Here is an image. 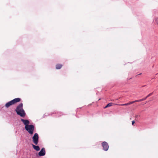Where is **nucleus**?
<instances>
[{
	"instance_id": "f257e3e1",
	"label": "nucleus",
	"mask_w": 158,
	"mask_h": 158,
	"mask_svg": "<svg viewBox=\"0 0 158 158\" xmlns=\"http://www.w3.org/2000/svg\"><path fill=\"white\" fill-rule=\"evenodd\" d=\"M17 114L21 117H24L26 115V113L23 108V104L21 103L16 107L15 110Z\"/></svg>"
},
{
	"instance_id": "f03ea898",
	"label": "nucleus",
	"mask_w": 158,
	"mask_h": 158,
	"mask_svg": "<svg viewBox=\"0 0 158 158\" xmlns=\"http://www.w3.org/2000/svg\"><path fill=\"white\" fill-rule=\"evenodd\" d=\"M25 129L31 135L33 134L35 127L33 125H30L25 127Z\"/></svg>"
},
{
	"instance_id": "7ed1b4c3",
	"label": "nucleus",
	"mask_w": 158,
	"mask_h": 158,
	"mask_svg": "<svg viewBox=\"0 0 158 158\" xmlns=\"http://www.w3.org/2000/svg\"><path fill=\"white\" fill-rule=\"evenodd\" d=\"M39 135L37 133H35L34 134L32 138L33 143L36 145H37L39 141Z\"/></svg>"
},
{
	"instance_id": "20e7f679",
	"label": "nucleus",
	"mask_w": 158,
	"mask_h": 158,
	"mask_svg": "<svg viewBox=\"0 0 158 158\" xmlns=\"http://www.w3.org/2000/svg\"><path fill=\"white\" fill-rule=\"evenodd\" d=\"M102 144L103 148V149L105 151H107L109 147L107 143L106 142H104L102 143Z\"/></svg>"
},
{
	"instance_id": "39448f33",
	"label": "nucleus",
	"mask_w": 158,
	"mask_h": 158,
	"mask_svg": "<svg viewBox=\"0 0 158 158\" xmlns=\"http://www.w3.org/2000/svg\"><path fill=\"white\" fill-rule=\"evenodd\" d=\"M46 153L45 150L44 148H43L39 152L38 155L40 156H44Z\"/></svg>"
},
{
	"instance_id": "423d86ee",
	"label": "nucleus",
	"mask_w": 158,
	"mask_h": 158,
	"mask_svg": "<svg viewBox=\"0 0 158 158\" xmlns=\"http://www.w3.org/2000/svg\"><path fill=\"white\" fill-rule=\"evenodd\" d=\"M21 120L23 122L24 124L25 125V127L29 125L30 122L28 120L24 119L22 118L21 119Z\"/></svg>"
},
{
	"instance_id": "0eeeda50",
	"label": "nucleus",
	"mask_w": 158,
	"mask_h": 158,
	"mask_svg": "<svg viewBox=\"0 0 158 158\" xmlns=\"http://www.w3.org/2000/svg\"><path fill=\"white\" fill-rule=\"evenodd\" d=\"M21 100V99L20 98H15L12 100V102H13V104L16 103L17 102H19Z\"/></svg>"
},
{
	"instance_id": "6e6552de",
	"label": "nucleus",
	"mask_w": 158,
	"mask_h": 158,
	"mask_svg": "<svg viewBox=\"0 0 158 158\" xmlns=\"http://www.w3.org/2000/svg\"><path fill=\"white\" fill-rule=\"evenodd\" d=\"M14 105L12 100L6 103L5 105V106L6 108H8L10 106Z\"/></svg>"
},
{
	"instance_id": "1a4fd4ad",
	"label": "nucleus",
	"mask_w": 158,
	"mask_h": 158,
	"mask_svg": "<svg viewBox=\"0 0 158 158\" xmlns=\"http://www.w3.org/2000/svg\"><path fill=\"white\" fill-rule=\"evenodd\" d=\"M32 145L33 148L36 151H38L40 150V148L39 146H36L33 144H32Z\"/></svg>"
},
{
	"instance_id": "9d476101",
	"label": "nucleus",
	"mask_w": 158,
	"mask_h": 158,
	"mask_svg": "<svg viewBox=\"0 0 158 158\" xmlns=\"http://www.w3.org/2000/svg\"><path fill=\"white\" fill-rule=\"evenodd\" d=\"M62 66V65L60 64H57L56 65V69H60Z\"/></svg>"
},
{
	"instance_id": "9b49d317",
	"label": "nucleus",
	"mask_w": 158,
	"mask_h": 158,
	"mask_svg": "<svg viewBox=\"0 0 158 158\" xmlns=\"http://www.w3.org/2000/svg\"><path fill=\"white\" fill-rule=\"evenodd\" d=\"M130 104H131V102H129V103H127L124 104H116V105H119V106H128V105H129Z\"/></svg>"
},
{
	"instance_id": "f8f14e48",
	"label": "nucleus",
	"mask_w": 158,
	"mask_h": 158,
	"mask_svg": "<svg viewBox=\"0 0 158 158\" xmlns=\"http://www.w3.org/2000/svg\"><path fill=\"white\" fill-rule=\"evenodd\" d=\"M140 100V99L136 100L134 101L131 102V104H132L135 102H141Z\"/></svg>"
},
{
	"instance_id": "ddd939ff",
	"label": "nucleus",
	"mask_w": 158,
	"mask_h": 158,
	"mask_svg": "<svg viewBox=\"0 0 158 158\" xmlns=\"http://www.w3.org/2000/svg\"><path fill=\"white\" fill-rule=\"evenodd\" d=\"M114 104L113 103H109L107 105L108 107L112 106Z\"/></svg>"
},
{
	"instance_id": "4468645a",
	"label": "nucleus",
	"mask_w": 158,
	"mask_h": 158,
	"mask_svg": "<svg viewBox=\"0 0 158 158\" xmlns=\"http://www.w3.org/2000/svg\"><path fill=\"white\" fill-rule=\"evenodd\" d=\"M147 98V97H145V98H144L142 99H140V101L141 102L144 101V100H145Z\"/></svg>"
},
{
	"instance_id": "2eb2a0df",
	"label": "nucleus",
	"mask_w": 158,
	"mask_h": 158,
	"mask_svg": "<svg viewBox=\"0 0 158 158\" xmlns=\"http://www.w3.org/2000/svg\"><path fill=\"white\" fill-rule=\"evenodd\" d=\"M152 94H153V93H152L149 94H148L147 96V97L148 98V97H149V96H151Z\"/></svg>"
},
{
	"instance_id": "dca6fc26",
	"label": "nucleus",
	"mask_w": 158,
	"mask_h": 158,
	"mask_svg": "<svg viewBox=\"0 0 158 158\" xmlns=\"http://www.w3.org/2000/svg\"><path fill=\"white\" fill-rule=\"evenodd\" d=\"M135 123V121H133L132 122V124L133 125H134V124Z\"/></svg>"
},
{
	"instance_id": "f3484780",
	"label": "nucleus",
	"mask_w": 158,
	"mask_h": 158,
	"mask_svg": "<svg viewBox=\"0 0 158 158\" xmlns=\"http://www.w3.org/2000/svg\"><path fill=\"white\" fill-rule=\"evenodd\" d=\"M108 107V106H107V105L106 106L104 107V108L105 109V108H107V107Z\"/></svg>"
}]
</instances>
